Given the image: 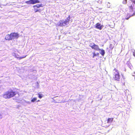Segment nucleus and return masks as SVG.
Wrapping results in <instances>:
<instances>
[{"instance_id": "6e6552de", "label": "nucleus", "mask_w": 135, "mask_h": 135, "mask_svg": "<svg viewBox=\"0 0 135 135\" xmlns=\"http://www.w3.org/2000/svg\"><path fill=\"white\" fill-rule=\"evenodd\" d=\"M102 26H103L101 25L99 23H98L96 24L95 27L98 29L101 30L102 29Z\"/></svg>"}, {"instance_id": "f03ea898", "label": "nucleus", "mask_w": 135, "mask_h": 135, "mask_svg": "<svg viewBox=\"0 0 135 135\" xmlns=\"http://www.w3.org/2000/svg\"><path fill=\"white\" fill-rule=\"evenodd\" d=\"M134 4H133L132 2H129L127 4L129 8L128 13L129 17L132 16L135 14V9L134 8Z\"/></svg>"}, {"instance_id": "0eeeda50", "label": "nucleus", "mask_w": 135, "mask_h": 135, "mask_svg": "<svg viewBox=\"0 0 135 135\" xmlns=\"http://www.w3.org/2000/svg\"><path fill=\"white\" fill-rule=\"evenodd\" d=\"M57 25L58 26L62 27L64 26L65 25L64 22L62 20H60L57 23Z\"/></svg>"}, {"instance_id": "b1692460", "label": "nucleus", "mask_w": 135, "mask_h": 135, "mask_svg": "<svg viewBox=\"0 0 135 135\" xmlns=\"http://www.w3.org/2000/svg\"><path fill=\"white\" fill-rule=\"evenodd\" d=\"M128 18H126V19H128Z\"/></svg>"}, {"instance_id": "1a4fd4ad", "label": "nucleus", "mask_w": 135, "mask_h": 135, "mask_svg": "<svg viewBox=\"0 0 135 135\" xmlns=\"http://www.w3.org/2000/svg\"><path fill=\"white\" fill-rule=\"evenodd\" d=\"M70 16H69L68 17L66 18V20H65L64 22V23L65 25L67 24V23H69L70 21Z\"/></svg>"}, {"instance_id": "7ed1b4c3", "label": "nucleus", "mask_w": 135, "mask_h": 135, "mask_svg": "<svg viewBox=\"0 0 135 135\" xmlns=\"http://www.w3.org/2000/svg\"><path fill=\"white\" fill-rule=\"evenodd\" d=\"M19 37V35L17 33L14 32L7 35L5 38L6 40H10L15 38H17Z\"/></svg>"}, {"instance_id": "9d476101", "label": "nucleus", "mask_w": 135, "mask_h": 135, "mask_svg": "<svg viewBox=\"0 0 135 135\" xmlns=\"http://www.w3.org/2000/svg\"><path fill=\"white\" fill-rule=\"evenodd\" d=\"M93 55H91L92 57L93 58H94L95 57L97 56H98L99 55V53L98 52H97V53H95V52H94L93 53Z\"/></svg>"}, {"instance_id": "9b49d317", "label": "nucleus", "mask_w": 135, "mask_h": 135, "mask_svg": "<svg viewBox=\"0 0 135 135\" xmlns=\"http://www.w3.org/2000/svg\"><path fill=\"white\" fill-rule=\"evenodd\" d=\"M113 120V118H108L107 120V123H112Z\"/></svg>"}, {"instance_id": "6ab92c4d", "label": "nucleus", "mask_w": 135, "mask_h": 135, "mask_svg": "<svg viewBox=\"0 0 135 135\" xmlns=\"http://www.w3.org/2000/svg\"><path fill=\"white\" fill-rule=\"evenodd\" d=\"M127 0H123L122 2V3L123 4H126L127 3Z\"/></svg>"}, {"instance_id": "4468645a", "label": "nucleus", "mask_w": 135, "mask_h": 135, "mask_svg": "<svg viewBox=\"0 0 135 135\" xmlns=\"http://www.w3.org/2000/svg\"><path fill=\"white\" fill-rule=\"evenodd\" d=\"M38 97L40 99L41 98L44 96L43 95L41 94L38 93Z\"/></svg>"}, {"instance_id": "5701e85b", "label": "nucleus", "mask_w": 135, "mask_h": 135, "mask_svg": "<svg viewBox=\"0 0 135 135\" xmlns=\"http://www.w3.org/2000/svg\"><path fill=\"white\" fill-rule=\"evenodd\" d=\"M0 118H1L2 117H1V115H0Z\"/></svg>"}, {"instance_id": "f257e3e1", "label": "nucleus", "mask_w": 135, "mask_h": 135, "mask_svg": "<svg viewBox=\"0 0 135 135\" xmlns=\"http://www.w3.org/2000/svg\"><path fill=\"white\" fill-rule=\"evenodd\" d=\"M18 93V92L15 91L12 89H10L5 92L2 95V97L5 99H9L15 97Z\"/></svg>"}, {"instance_id": "39448f33", "label": "nucleus", "mask_w": 135, "mask_h": 135, "mask_svg": "<svg viewBox=\"0 0 135 135\" xmlns=\"http://www.w3.org/2000/svg\"><path fill=\"white\" fill-rule=\"evenodd\" d=\"M89 46L91 47L92 49L95 50L99 51L100 50L98 46L96 45L94 43H91L89 45Z\"/></svg>"}, {"instance_id": "dca6fc26", "label": "nucleus", "mask_w": 135, "mask_h": 135, "mask_svg": "<svg viewBox=\"0 0 135 135\" xmlns=\"http://www.w3.org/2000/svg\"><path fill=\"white\" fill-rule=\"evenodd\" d=\"M37 98L36 97H35L33 98L31 100V101L32 102H34L37 100Z\"/></svg>"}, {"instance_id": "ddd939ff", "label": "nucleus", "mask_w": 135, "mask_h": 135, "mask_svg": "<svg viewBox=\"0 0 135 135\" xmlns=\"http://www.w3.org/2000/svg\"><path fill=\"white\" fill-rule=\"evenodd\" d=\"M101 51L100 52V54L103 56L105 53L104 50H100Z\"/></svg>"}, {"instance_id": "a211bd4d", "label": "nucleus", "mask_w": 135, "mask_h": 135, "mask_svg": "<svg viewBox=\"0 0 135 135\" xmlns=\"http://www.w3.org/2000/svg\"><path fill=\"white\" fill-rule=\"evenodd\" d=\"M26 56H23V57H17V59H19L20 60V59H22L23 58H25L26 57Z\"/></svg>"}, {"instance_id": "2eb2a0df", "label": "nucleus", "mask_w": 135, "mask_h": 135, "mask_svg": "<svg viewBox=\"0 0 135 135\" xmlns=\"http://www.w3.org/2000/svg\"><path fill=\"white\" fill-rule=\"evenodd\" d=\"M25 3L28 4H32L31 0L26 1L25 2Z\"/></svg>"}, {"instance_id": "f3484780", "label": "nucleus", "mask_w": 135, "mask_h": 135, "mask_svg": "<svg viewBox=\"0 0 135 135\" xmlns=\"http://www.w3.org/2000/svg\"><path fill=\"white\" fill-rule=\"evenodd\" d=\"M109 47L112 50L114 48V46L112 44H110L109 45Z\"/></svg>"}, {"instance_id": "f8f14e48", "label": "nucleus", "mask_w": 135, "mask_h": 135, "mask_svg": "<svg viewBox=\"0 0 135 135\" xmlns=\"http://www.w3.org/2000/svg\"><path fill=\"white\" fill-rule=\"evenodd\" d=\"M32 4H34L36 3H40V1L38 0H31Z\"/></svg>"}, {"instance_id": "423d86ee", "label": "nucleus", "mask_w": 135, "mask_h": 135, "mask_svg": "<svg viewBox=\"0 0 135 135\" xmlns=\"http://www.w3.org/2000/svg\"><path fill=\"white\" fill-rule=\"evenodd\" d=\"M42 6V5L41 4H38L35 5L33 6V7L34 8L33 10L34 11V12L35 13L38 12H41V10L40 9H38V8Z\"/></svg>"}, {"instance_id": "412c9836", "label": "nucleus", "mask_w": 135, "mask_h": 135, "mask_svg": "<svg viewBox=\"0 0 135 135\" xmlns=\"http://www.w3.org/2000/svg\"><path fill=\"white\" fill-rule=\"evenodd\" d=\"M133 56H134L135 57V52H133Z\"/></svg>"}, {"instance_id": "4be33fe9", "label": "nucleus", "mask_w": 135, "mask_h": 135, "mask_svg": "<svg viewBox=\"0 0 135 135\" xmlns=\"http://www.w3.org/2000/svg\"><path fill=\"white\" fill-rule=\"evenodd\" d=\"M37 102H40V100H38L37 101Z\"/></svg>"}, {"instance_id": "aec40b11", "label": "nucleus", "mask_w": 135, "mask_h": 135, "mask_svg": "<svg viewBox=\"0 0 135 135\" xmlns=\"http://www.w3.org/2000/svg\"><path fill=\"white\" fill-rule=\"evenodd\" d=\"M130 2H132L133 3V4H134L135 5V0H131Z\"/></svg>"}, {"instance_id": "20e7f679", "label": "nucleus", "mask_w": 135, "mask_h": 135, "mask_svg": "<svg viewBox=\"0 0 135 135\" xmlns=\"http://www.w3.org/2000/svg\"><path fill=\"white\" fill-rule=\"evenodd\" d=\"M113 80L115 81H119L120 80V76L118 70L116 68H114L113 70Z\"/></svg>"}]
</instances>
